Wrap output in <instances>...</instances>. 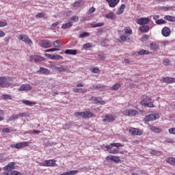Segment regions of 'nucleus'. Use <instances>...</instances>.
Instances as JSON below:
<instances>
[{
    "label": "nucleus",
    "instance_id": "55",
    "mask_svg": "<svg viewBox=\"0 0 175 175\" xmlns=\"http://www.w3.org/2000/svg\"><path fill=\"white\" fill-rule=\"evenodd\" d=\"M98 59L103 61L106 59V55L105 54H99L98 55Z\"/></svg>",
    "mask_w": 175,
    "mask_h": 175
},
{
    "label": "nucleus",
    "instance_id": "15",
    "mask_svg": "<svg viewBox=\"0 0 175 175\" xmlns=\"http://www.w3.org/2000/svg\"><path fill=\"white\" fill-rule=\"evenodd\" d=\"M45 56L47 57L49 59H55V60H59L64 59V57L61 56L60 55H51L46 53Z\"/></svg>",
    "mask_w": 175,
    "mask_h": 175
},
{
    "label": "nucleus",
    "instance_id": "16",
    "mask_svg": "<svg viewBox=\"0 0 175 175\" xmlns=\"http://www.w3.org/2000/svg\"><path fill=\"white\" fill-rule=\"evenodd\" d=\"M55 165V160L50 159V160H45L44 163H43L42 166L51 167Z\"/></svg>",
    "mask_w": 175,
    "mask_h": 175
},
{
    "label": "nucleus",
    "instance_id": "46",
    "mask_svg": "<svg viewBox=\"0 0 175 175\" xmlns=\"http://www.w3.org/2000/svg\"><path fill=\"white\" fill-rule=\"evenodd\" d=\"M148 39H150V36L147 35V34H144L142 36L141 38V40L142 42H146L147 40H148Z\"/></svg>",
    "mask_w": 175,
    "mask_h": 175
},
{
    "label": "nucleus",
    "instance_id": "25",
    "mask_svg": "<svg viewBox=\"0 0 175 175\" xmlns=\"http://www.w3.org/2000/svg\"><path fill=\"white\" fill-rule=\"evenodd\" d=\"M64 53L65 54H69L70 55H76V54H77V51L73 49H66Z\"/></svg>",
    "mask_w": 175,
    "mask_h": 175
},
{
    "label": "nucleus",
    "instance_id": "30",
    "mask_svg": "<svg viewBox=\"0 0 175 175\" xmlns=\"http://www.w3.org/2000/svg\"><path fill=\"white\" fill-rule=\"evenodd\" d=\"M119 88H121V84L116 83L113 86L110 87L109 90L111 91H117V90H119Z\"/></svg>",
    "mask_w": 175,
    "mask_h": 175
},
{
    "label": "nucleus",
    "instance_id": "50",
    "mask_svg": "<svg viewBox=\"0 0 175 175\" xmlns=\"http://www.w3.org/2000/svg\"><path fill=\"white\" fill-rule=\"evenodd\" d=\"M90 36V33L88 32H83V33L79 35V38H88Z\"/></svg>",
    "mask_w": 175,
    "mask_h": 175
},
{
    "label": "nucleus",
    "instance_id": "34",
    "mask_svg": "<svg viewBox=\"0 0 175 175\" xmlns=\"http://www.w3.org/2000/svg\"><path fill=\"white\" fill-rule=\"evenodd\" d=\"M124 35H129L130 36H131V35H132V33L133 32L132 29H131V27H126L124 29Z\"/></svg>",
    "mask_w": 175,
    "mask_h": 175
},
{
    "label": "nucleus",
    "instance_id": "49",
    "mask_svg": "<svg viewBox=\"0 0 175 175\" xmlns=\"http://www.w3.org/2000/svg\"><path fill=\"white\" fill-rule=\"evenodd\" d=\"M53 51H59V49H58V48H52V49H46L45 51V53H51Z\"/></svg>",
    "mask_w": 175,
    "mask_h": 175
},
{
    "label": "nucleus",
    "instance_id": "44",
    "mask_svg": "<svg viewBox=\"0 0 175 175\" xmlns=\"http://www.w3.org/2000/svg\"><path fill=\"white\" fill-rule=\"evenodd\" d=\"M144 106L145 107H150V108L155 107V106L154 105V103H152V102L145 103Z\"/></svg>",
    "mask_w": 175,
    "mask_h": 175
},
{
    "label": "nucleus",
    "instance_id": "24",
    "mask_svg": "<svg viewBox=\"0 0 175 175\" xmlns=\"http://www.w3.org/2000/svg\"><path fill=\"white\" fill-rule=\"evenodd\" d=\"M14 165H16L15 163H10L8 165L4 167L5 172H9V170H14Z\"/></svg>",
    "mask_w": 175,
    "mask_h": 175
},
{
    "label": "nucleus",
    "instance_id": "12",
    "mask_svg": "<svg viewBox=\"0 0 175 175\" xmlns=\"http://www.w3.org/2000/svg\"><path fill=\"white\" fill-rule=\"evenodd\" d=\"M152 100V98L147 96V94L142 95L140 105L141 106H144V103H147L148 102H151Z\"/></svg>",
    "mask_w": 175,
    "mask_h": 175
},
{
    "label": "nucleus",
    "instance_id": "40",
    "mask_svg": "<svg viewBox=\"0 0 175 175\" xmlns=\"http://www.w3.org/2000/svg\"><path fill=\"white\" fill-rule=\"evenodd\" d=\"M81 2H83V0H79L77 1H75L73 3L74 8H80V6H81Z\"/></svg>",
    "mask_w": 175,
    "mask_h": 175
},
{
    "label": "nucleus",
    "instance_id": "64",
    "mask_svg": "<svg viewBox=\"0 0 175 175\" xmlns=\"http://www.w3.org/2000/svg\"><path fill=\"white\" fill-rule=\"evenodd\" d=\"M106 161H113V155L107 156L105 158Z\"/></svg>",
    "mask_w": 175,
    "mask_h": 175
},
{
    "label": "nucleus",
    "instance_id": "60",
    "mask_svg": "<svg viewBox=\"0 0 175 175\" xmlns=\"http://www.w3.org/2000/svg\"><path fill=\"white\" fill-rule=\"evenodd\" d=\"M168 131L171 135H175V128H171Z\"/></svg>",
    "mask_w": 175,
    "mask_h": 175
},
{
    "label": "nucleus",
    "instance_id": "39",
    "mask_svg": "<svg viewBox=\"0 0 175 175\" xmlns=\"http://www.w3.org/2000/svg\"><path fill=\"white\" fill-rule=\"evenodd\" d=\"M103 25H105V23L103 22L98 23L97 24H91L92 28H98V27H103Z\"/></svg>",
    "mask_w": 175,
    "mask_h": 175
},
{
    "label": "nucleus",
    "instance_id": "57",
    "mask_svg": "<svg viewBox=\"0 0 175 175\" xmlns=\"http://www.w3.org/2000/svg\"><path fill=\"white\" fill-rule=\"evenodd\" d=\"M3 133H10V129L9 128H4L2 129Z\"/></svg>",
    "mask_w": 175,
    "mask_h": 175
},
{
    "label": "nucleus",
    "instance_id": "47",
    "mask_svg": "<svg viewBox=\"0 0 175 175\" xmlns=\"http://www.w3.org/2000/svg\"><path fill=\"white\" fill-rule=\"evenodd\" d=\"M96 9L94 7H91L89 10L88 11V16L92 14V13H95Z\"/></svg>",
    "mask_w": 175,
    "mask_h": 175
},
{
    "label": "nucleus",
    "instance_id": "63",
    "mask_svg": "<svg viewBox=\"0 0 175 175\" xmlns=\"http://www.w3.org/2000/svg\"><path fill=\"white\" fill-rule=\"evenodd\" d=\"M56 69L59 71V72H65V68H62V67H56Z\"/></svg>",
    "mask_w": 175,
    "mask_h": 175
},
{
    "label": "nucleus",
    "instance_id": "58",
    "mask_svg": "<svg viewBox=\"0 0 175 175\" xmlns=\"http://www.w3.org/2000/svg\"><path fill=\"white\" fill-rule=\"evenodd\" d=\"M8 25V23L6 21H0V27H6Z\"/></svg>",
    "mask_w": 175,
    "mask_h": 175
},
{
    "label": "nucleus",
    "instance_id": "27",
    "mask_svg": "<svg viewBox=\"0 0 175 175\" xmlns=\"http://www.w3.org/2000/svg\"><path fill=\"white\" fill-rule=\"evenodd\" d=\"M150 50H158L159 49V45L155 42H152L150 44Z\"/></svg>",
    "mask_w": 175,
    "mask_h": 175
},
{
    "label": "nucleus",
    "instance_id": "23",
    "mask_svg": "<svg viewBox=\"0 0 175 175\" xmlns=\"http://www.w3.org/2000/svg\"><path fill=\"white\" fill-rule=\"evenodd\" d=\"M139 31H140V32H142V33H146L148 32V31H150V26H148V25L140 26L139 27Z\"/></svg>",
    "mask_w": 175,
    "mask_h": 175
},
{
    "label": "nucleus",
    "instance_id": "13",
    "mask_svg": "<svg viewBox=\"0 0 175 175\" xmlns=\"http://www.w3.org/2000/svg\"><path fill=\"white\" fill-rule=\"evenodd\" d=\"M40 46L44 49H50V47H52L53 44H51V41L49 40H42L40 42Z\"/></svg>",
    "mask_w": 175,
    "mask_h": 175
},
{
    "label": "nucleus",
    "instance_id": "31",
    "mask_svg": "<svg viewBox=\"0 0 175 175\" xmlns=\"http://www.w3.org/2000/svg\"><path fill=\"white\" fill-rule=\"evenodd\" d=\"M124 10H125V4H122L118 10L116 12V14H122V13H124Z\"/></svg>",
    "mask_w": 175,
    "mask_h": 175
},
{
    "label": "nucleus",
    "instance_id": "59",
    "mask_svg": "<svg viewBox=\"0 0 175 175\" xmlns=\"http://www.w3.org/2000/svg\"><path fill=\"white\" fill-rule=\"evenodd\" d=\"M18 118V116H12L10 117V121H13L14 120H17Z\"/></svg>",
    "mask_w": 175,
    "mask_h": 175
},
{
    "label": "nucleus",
    "instance_id": "2",
    "mask_svg": "<svg viewBox=\"0 0 175 175\" xmlns=\"http://www.w3.org/2000/svg\"><path fill=\"white\" fill-rule=\"evenodd\" d=\"M75 116L87 120L88 118H92V117H94V113L90 111H77L75 113Z\"/></svg>",
    "mask_w": 175,
    "mask_h": 175
},
{
    "label": "nucleus",
    "instance_id": "53",
    "mask_svg": "<svg viewBox=\"0 0 175 175\" xmlns=\"http://www.w3.org/2000/svg\"><path fill=\"white\" fill-rule=\"evenodd\" d=\"M71 21L73 23H77L79 21V16H74L70 18Z\"/></svg>",
    "mask_w": 175,
    "mask_h": 175
},
{
    "label": "nucleus",
    "instance_id": "54",
    "mask_svg": "<svg viewBox=\"0 0 175 175\" xmlns=\"http://www.w3.org/2000/svg\"><path fill=\"white\" fill-rule=\"evenodd\" d=\"M91 72H92V73H100V70L98 68H93L91 69Z\"/></svg>",
    "mask_w": 175,
    "mask_h": 175
},
{
    "label": "nucleus",
    "instance_id": "36",
    "mask_svg": "<svg viewBox=\"0 0 175 175\" xmlns=\"http://www.w3.org/2000/svg\"><path fill=\"white\" fill-rule=\"evenodd\" d=\"M1 99H3V100H12V95L3 94L1 96Z\"/></svg>",
    "mask_w": 175,
    "mask_h": 175
},
{
    "label": "nucleus",
    "instance_id": "28",
    "mask_svg": "<svg viewBox=\"0 0 175 175\" xmlns=\"http://www.w3.org/2000/svg\"><path fill=\"white\" fill-rule=\"evenodd\" d=\"M164 20H167V21H170V23H174L175 21V16L166 15L164 16Z\"/></svg>",
    "mask_w": 175,
    "mask_h": 175
},
{
    "label": "nucleus",
    "instance_id": "37",
    "mask_svg": "<svg viewBox=\"0 0 175 175\" xmlns=\"http://www.w3.org/2000/svg\"><path fill=\"white\" fill-rule=\"evenodd\" d=\"M73 25V24L72 23V22H69L68 23H64L62 25V28L63 29H68V28H70V27H72Z\"/></svg>",
    "mask_w": 175,
    "mask_h": 175
},
{
    "label": "nucleus",
    "instance_id": "42",
    "mask_svg": "<svg viewBox=\"0 0 175 175\" xmlns=\"http://www.w3.org/2000/svg\"><path fill=\"white\" fill-rule=\"evenodd\" d=\"M163 64L165 66H169V65H172V64L170 63V59H164L163 60Z\"/></svg>",
    "mask_w": 175,
    "mask_h": 175
},
{
    "label": "nucleus",
    "instance_id": "10",
    "mask_svg": "<svg viewBox=\"0 0 175 175\" xmlns=\"http://www.w3.org/2000/svg\"><path fill=\"white\" fill-rule=\"evenodd\" d=\"M29 60H30V62L38 63V62H42V61H44V58L38 55H33L29 57Z\"/></svg>",
    "mask_w": 175,
    "mask_h": 175
},
{
    "label": "nucleus",
    "instance_id": "5",
    "mask_svg": "<svg viewBox=\"0 0 175 175\" xmlns=\"http://www.w3.org/2000/svg\"><path fill=\"white\" fill-rule=\"evenodd\" d=\"M29 146V142H23L18 144H14L10 146L11 148H16V150H20V148H24L25 147H28Z\"/></svg>",
    "mask_w": 175,
    "mask_h": 175
},
{
    "label": "nucleus",
    "instance_id": "35",
    "mask_svg": "<svg viewBox=\"0 0 175 175\" xmlns=\"http://www.w3.org/2000/svg\"><path fill=\"white\" fill-rule=\"evenodd\" d=\"M137 55H148L150 54V51L142 49L138 52H137Z\"/></svg>",
    "mask_w": 175,
    "mask_h": 175
},
{
    "label": "nucleus",
    "instance_id": "7",
    "mask_svg": "<svg viewBox=\"0 0 175 175\" xmlns=\"http://www.w3.org/2000/svg\"><path fill=\"white\" fill-rule=\"evenodd\" d=\"M0 87L1 88H9L10 83H8V77H0Z\"/></svg>",
    "mask_w": 175,
    "mask_h": 175
},
{
    "label": "nucleus",
    "instance_id": "62",
    "mask_svg": "<svg viewBox=\"0 0 175 175\" xmlns=\"http://www.w3.org/2000/svg\"><path fill=\"white\" fill-rule=\"evenodd\" d=\"M18 117H27V113H19Z\"/></svg>",
    "mask_w": 175,
    "mask_h": 175
},
{
    "label": "nucleus",
    "instance_id": "61",
    "mask_svg": "<svg viewBox=\"0 0 175 175\" xmlns=\"http://www.w3.org/2000/svg\"><path fill=\"white\" fill-rule=\"evenodd\" d=\"M83 47L84 49H90V47H91V44L90 43H86L85 44L83 45Z\"/></svg>",
    "mask_w": 175,
    "mask_h": 175
},
{
    "label": "nucleus",
    "instance_id": "26",
    "mask_svg": "<svg viewBox=\"0 0 175 175\" xmlns=\"http://www.w3.org/2000/svg\"><path fill=\"white\" fill-rule=\"evenodd\" d=\"M150 131H152V132H154V133H161V132H162V129H161L160 128H158L155 126H151Z\"/></svg>",
    "mask_w": 175,
    "mask_h": 175
},
{
    "label": "nucleus",
    "instance_id": "43",
    "mask_svg": "<svg viewBox=\"0 0 175 175\" xmlns=\"http://www.w3.org/2000/svg\"><path fill=\"white\" fill-rule=\"evenodd\" d=\"M36 18H44L46 17V14L44 12H40L36 15Z\"/></svg>",
    "mask_w": 175,
    "mask_h": 175
},
{
    "label": "nucleus",
    "instance_id": "17",
    "mask_svg": "<svg viewBox=\"0 0 175 175\" xmlns=\"http://www.w3.org/2000/svg\"><path fill=\"white\" fill-rule=\"evenodd\" d=\"M32 90V86L29 84H23L22 85L20 86L18 88V91H31Z\"/></svg>",
    "mask_w": 175,
    "mask_h": 175
},
{
    "label": "nucleus",
    "instance_id": "6",
    "mask_svg": "<svg viewBox=\"0 0 175 175\" xmlns=\"http://www.w3.org/2000/svg\"><path fill=\"white\" fill-rule=\"evenodd\" d=\"M18 39L19 40H22V42H24V43H26V44H29V46H31L32 44V40H30L28 38V36L25 34H21L18 36Z\"/></svg>",
    "mask_w": 175,
    "mask_h": 175
},
{
    "label": "nucleus",
    "instance_id": "20",
    "mask_svg": "<svg viewBox=\"0 0 175 175\" xmlns=\"http://www.w3.org/2000/svg\"><path fill=\"white\" fill-rule=\"evenodd\" d=\"M109 8H116L117 5H118V3L120 2V0H106Z\"/></svg>",
    "mask_w": 175,
    "mask_h": 175
},
{
    "label": "nucleus",
    "instance_id": "9",
    "mask_svg": "<svg viewBox=\"0 0 175 175\" xmlns=\"http://www.w3.org/2000/svg\"><path fill=\"white\" fill-rule=\"evenodd\" d=\"M90 100L92 103H94V105H98V103H99V105H106V101L102 100V98L100 97L92 96Z\"/></svg>",
    "mask_w": 175,
    "mask_h": 175
},
{
    "label": "nucleus",
    "instance_id": "21",
    "mask_svg": "<svg viewBox=\"0 0 175 175\" xmlns=\"http://www.w3.org/2000/svg\"><path fill=\"white\" fill-rule=\"evenodd\" d=\"M1 175H21V173L16 170L5 171Z\"/></svg>",
    "mask_w": 175,
    "mask_h": 175
},
{
    "label": "nucleus",
    "instance_id": "38",
    "mask_svg": "<svg viewBox=\"0 0 175 175\" xmlns=\"http://www.w3.org/2000/svg\"><path fill=\"white\" fill-rule=\"evenodd\" d=\"M40 73H42V75H50V70H47L45 68H41L40 69Z\"/></svg>",
    "mask_w": 175,
    "mask_h": 175
},
{
    "label": "nucleus",
    "instance_id": "4",
    "mask_svg": "<svg viewBox=\"0 0 175 175\" xmlns=\"http://www.w3.org/2000/svg\"><path fill=\"white\" fill-rule=\"evenodd\" d=\"M122 114L127 117H136V116H139V111L135 109H126L123 111Z\"/></svg>",
    "mask_w": 175,
    "mask_h": 175
},
{
    "label": "nucleus",
    "instance_id": "19",
    "mask_svg": "<svg viewBox=\"0 0 175 175\" xmlns=\"http://www.w3.org/2000/svg\"><path fill=\"white\" fill-rule=\"evenodd\" d=\"M157 114H150L146 116H145L144 120L146 121L147 122L150 121H155L157 120Z\"/></svg>",
    "mask_w": 175,
    "mask_h": 175
},
{
    "label": "nucleus",
    "instance_id": "48",
    "mask_svg": "<svg viewBox=\"0 0 175 175\" xmlns=\"http://www.w3.org/2000/svg\"><path fill=\"white\" fill-rule=\"evenodd\" d=\"M92 87L94 90H100L101 88H103V85L102 84L93 85Z\"/></svg>",
    "mask_w": 175,
    "mask_h": 175
},
{
    "label": "nucleus",
    "instance_id": "29",
    "mask_svg": "<svg viewBox=\"0 0 175 175\" xmlns=\"http://www.w3.org/2000/svg\"><path fill=\"white\" fill-rule=\"evenodd\" d=\"M22 102L24 103V105H26V106H35L36 105V103L35 102H31L28 100H23Z\"/></svg>",
    "mask_w": 175,
    "mask_h": 175
},
{
    "label": "nucleus",
    "instance_id": "3",
    "mask_svg": "<svg viewBox=\"0 0 175 175\" xmlns=\"http://www.w3.org/2000/svg\"><path fill=\"white\" fill-rule=\"evenodd\" d=\"M129 133L133 136H142L143 135V130L137 128L130 127Z\"/></svg>",
    "mask_w": 175,
    "mask_h": 175
},
{
    "label": "nucleus",
    "instance_id": "32",
    "mask_svg": "<svg viewBox=\"0 0 175 175\" xmlns=\"http://www.w3.org/2000/svg\"><path fill=\"white\" fill-rule=\"evenodd\" d=\"M167 163L170 165H175V158L174 157H168L165 159Z\"/></svg>",
    "mask_w": 175,
    "mask_h": 175
},
{
    "label": "nucleus",
    "instance_id": "33",
    "mask_svg": "<svg viewBox=\"0 0 175 175\" xmlns=\"http://www.w3.org/2000/svg\"><path fill=\"white\" fill-rule=\"evenodd\" d=\"M106 18H109L110 20H114L116 19V14H114V12H109L108 14L105 15Z\"/></svg>",
    "mask_w": 175,
    "mask_h": 175
},
{
    "label": "nucleus",
    "instance_id": "45",
    "mask_svg": "<svg viewBox=\"0 0 175 175\" xmlns=\"http://www.w3.org/2000/svg\"><path fill=\"white\" fill-rule=\"evenodd\" d=\"M156 24H157V25H161L162 24H166V21L163 20V19H158L157 21H155Z\"/></svg>",
    "mask_w": 175,
    "mask_h": 175
},
{
    "label": "nucleus",
    "instance_id": "22",
    "mask_svg": "<svg viewBox=\"0 0 175 175\" xmlns=\"http://www.w3.org/2000/svg\"><path fill=\"white\" fill-rule=\"evenodd\" d=\"M131 39L132 37H131V36L128 34H122V36H120V40H122V42H131Z\"/></svg>",
    "mask_w": 175,
    "mask_h": 175
},
{
    "label": "nucleus",
    "instance_id": "11",
    "mask_svg": "<svg viewBox=\"0 0 175 175\" xmlns=\"http://www.w3.org/2000/svg\"><path fill=\"white\" fill-rule=\"evenodd\" d=\"M136 23L138 25H147V24H150V18H140L136 19Z\"/></svg>",
    "mask_w": 175,
    "mask_h": 175
},
{
    "label": "nucleus",
    "instance_id": "1",
    "mask_svg": "<svg viewBox=\"0 0 175 175\" xmlns=\"http://www.w3.org/2000/svg\"><path fill=\"white\" fill-rule=\"evenodd\" d=\"M113 147H122L121 143H111L109 145H106L105 148L109 150V154H124V152H120V148H113Z\"/></svg>",
    "mask_w": 175,
    "mask_h": 175
},
{
    "label": "nucleus",
    "instance_id": "8",
    "mask_svg": "<svg viewBox=\"0 0 175 175\" xmlns=\"http://www.w3.org/2000/svg\"><path fill=\"white\" fill-rule=\"evenodd\" d=\"M117 117L113 114H105V118L103 120V122H114Z\"/></svg>",
    "mask_w": 175,
    "mask_h": 175
},
{
    "label": "nucleus",
    "instance_id": "14",
    "mask_svg": "<svg viewBox=\"0 0 175 175\" xmlns=\"http://www.w3.org/2000/svg\"><path fill=\"white\" fill-rule=\"evenodd\" d=\"M172 31L168 27H164L161 30V35H163V36H164L165 38L169 37Z\"/></svg>",
    "mask_w": 175,
    "mask_h": 175
},
{
    "label": "nucleus",
    "instance_id": "51",
    "mask_svg": "<svg viewBox=\"0 0 175 175\" xmlns=\"http://www.w3.org/2000/svg\"><path fill=\"white\" fill-rule=\"evenodd\" d=\"M53 46L54 47H62V45L59 44V42H58V40H55L53 42Z\"/></svg>",
    "mask_w": 175,
    "mask_h": 175
},
{
    "label": "nucleus",
    "instance_id": "52",
    "mask_svg": "<svg viewBox=\"0 0 175 175\" xmlns=\"http://www.w3.org/2000/svg\"><path fill=\"white\" fill-rule=\"evenodd\" d=\"M120 161L121 160L120 159V157L113 156V159H112L113 162H116V163H118V162H120Z\"/></svg>",
    "mask_w": 175,
    "mask_h": 175
},
{
    "label": "nucleus",
    "instance_id": "18",
    "mask_svg": "<svg viewBox=\"0 0 175 175\" xmlns=\"http://www.w3.org/2000/svg\"><path fill=\"white\" fill-rule=\"evenodd\" d=\"M163 83H166L167 84H173V83H175V78L170 77H163Z\"/></svg>",
    "mask_w": 175,
    "mask_h": 175
},
{
    "label": "nucleus",
    "instance_id": "56",
    "mask_svg": "<svg viewBox=\"0 0 175 175\" xmlns=\"http://www.w3.org/2000/svg\"><path fill=\"white\" fill-rule=\"evenodd\" d=\"M72 91L73 92H75V93L84 92V91H83V89L81 88H73Z\"/></svg>",
    "mask_w": 175,
    "mask_h": 175
},
{
    "label": "nucleus",
    "instance_id": "41",
    "mask_svg": "<svg viewBox=\"0 0 175 175\" xmlns=\"http://www.w3.org/2000/svg\"><path fill=\"white\" fill-rule=\"evenodd\" d=\"M150 154H152V155H162V152L155 150H152L150 151Z\"/></svg>",
    "mask_w": 175,
    "mask_h": 175
}]
</instances>
